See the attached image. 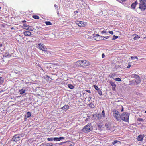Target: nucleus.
<instances>
[{
    "label": "nucleus",
    "instance_id": "f257e3e1",
    "mask_svg": "<svg viewBox=\"0 0 146 146\" xmlns=\"http://www.w3.org/2000/svg\"><path fill=\"white\" fill-rule=\"evenodd\" d=\"M76 65L78 66L83 68L89 65V62L86 60H79L75 62Z\"/></svg>",
    "mask_w": 146,
    "mask_h": 146
},
{
    "label": "nucleus",
    "instance_id": "f03ea898",
    "mask_svg": "<svg viewBox=\"0 0 146 146\" xmlns=\"http://www.w3.org/2000/svg\"><path fill=\"white\" fill-rule=\"evenodd\" d=\"M93 128L91 123H88L83 128L82 131L85 133H88L93 130Z\"/></svg>",
    "mask_w": 146,
    "mask_h": 146
},
{
    "label": "nucleus",
    "instance_id": "7ed1b4c3",
    "mask_svg": "<svg viewBox=\"0 0 146 146\" xmlns=\"http://www.w3.org/2000/svg\"><path fill=\"white\" fill-rule=\"evenodd\" d=\"M129 114L127 112H124L120 116L121 119L123 121L127 122L129 121Z\"/></svg>",
    "mask_w": 146,
    "mask_h": 146
},
{
    "label": "nucleus",
    "instance_id": "20e7f679",
    "mask_svg": "<svg viewBox=\"0 0 146 146\" xmlns=\"http://www.w3.org/2000/svg\"><path fill=\"white\" fill-rule=\"evenodd\" d=\"M22 136H23L22 135V134H17L14 136L13 137L12 140L13 141L17 142L19 141L20 139V138Z\"/></svg>",
    "mask_w": 146,
    "mask_h": 146
},
{
    "label": "nucleus",
    "instance_id": "39448f33",
    "mask_svg": "<svg viewBox=\"0 0 146 146\" xmlns=\"http://www.w3.org/2000/svg\"><path fill=\"white\" fill-rule=\"evenodd\" d=\"M38 48L42 51H46V50L47 49V48L46 46L42 44L39 43L38 44Z\"/></svg>",
    "mask_w": 146,
    "mask_h": 146
},
{
    "label": "nucleus",
    "instance_id": "423d86ee",
    "mask_svg": "<svg viewBox=\"0 0 146 146\" xmlns=\"http://www.w3.org/2000/svg\"><path fill=\"white\" fill-rule=\"evenodd\" d=\"M139 5V8L141 11H144L146 9V5L145 2H140Z\"/></svg>",
    "mask_w": 146,
    "mask_h": 146
},
{
    "label": "nucleus",
    "instance_id": "0eeeda50",
    "mask_svg": "<svg viewBox=\"0 0 146 146\" xmlns=\"http://www.w3.org/2000/svg\"><path fill=\"white\" fill-rule=\"evenodd\" d=\"M132 78L136 79V80H138L137 82L140 83L141 82L140 78L139 75L135 74H133L131 76Z\"/></svg>",
    "mask_w": 146,
    "mask_h": 146
},
{
    "label": "nucleus",
    "instance_id": "6e6552de",
    "mask_svg": "<svg viewBox=\"0 0 146 146\" xmlns=\"http://www.w3.org/2000/svg\"><path fill=\"white\" fill-rule=\"evenodd\" d=\"M76 23L80 27H84L86 25V23L82 21H76Z\"/></svg>",
    "mask_w": 146,
    "mask_h": 146
},
{
    "label": "nucleus",
    "instance_id": "1a4fd4ad",
    "mask_svg": "<svg viewBox=\"0 0 146 146\" xmlns=\"http://www.w3.org/2000/svg\"><path fill=\"white\" fill-rule=\"evenodd\" d=\"M138 80H131L129 81V85L131 86L134 85L135 84H138L139 83L137 82Z\"/></svg>",
    "mask_w": 146,
    "mask_h": 146
},
{
    "label": "nucleus",
    "instance_id": "9d476101",
    "mask_svg": "<svg viewBox=\"0 0 146 146\" xmlns=\"http://www.w3.org/2000/svg\"><path fill=\"white\" fill-rule=\"evenodd\" d=\"M105 126L108 132H110V131H111V124L108 122L106 123L105 124Z\"/></svg>",
    "mask_w": 146,
    "mask_h": 146
},
{
    "label": "nucleus",
    "instance_id": "9b49d317",
    "mask_svg": "<svg viewBox=\"0 0 146 146\" xmlns=\"http://www.w3.org/2000/svg\"><path fill=\"white\" fill-rule=\"evenodd\" d=\"M69 106L68 105H64L63 107L60 108L59 109L60 110V111H62V110H63L65 111V112H66V111L69 109Z\"/></svg>",
    "mask_w": 146,
    "mask_h": 146
},
{
    "label": "nucleus",
    "instance_id": "f8f14e48",
    "mask_svg": "<svg viewBox=\"0 0 146 146\" xmlns=\"http://www.w3.org/2000/svg\"><path fill=\"white\" fill-rule=\"evenodd\" d=\"M94 87L96 90L98 91V93L100 95H102V92L100 89L97 86L95 85H94Z\"/></svg>",
    "mask_w": 146,
    "mask_h": 146
},
{
    "label": "nucleus",
    "instance_id": "ddd939ff",
    "mask_svg": "<svg viewBox=\"0 0 146 146\" xmlns=\"http://www.w3.org/2000/svg\"><path fill=\"white\" fill-rule=\"evenodd\" d=\"M101 116L100 114H95L93 115V117L94 118V119L99 120L101 118Z\"/></svg>",
    "mask_w": 146,
    "mask_h": 146
},
{
    "label": "nucleus",
    "instance_id": "4468645a",
    "mask_svg": "<svg viewBox=\"0 0 146 146\" xmlns=\"http://www.w3.org/2000/svg\"><path fill=\"white\" fill-rule=\"evenodd\" d=\"M145 135L144 134L140 135L138 137L137 140L139 141H142Z\"/></svg>",
    "mask_w": 146,
    "mask_h": 146
},
{
    "label": "nucleus",
    "instance_id": "2eb2a0df",
    "mask_svg": "<svg viewBox=\"0 0 146 146\" xmlns=\"http://www.w3.org/2000/svg\"><path fill=\"white\" fill-rule=\"evenodd\" d=\"M23 33L24 34V35L26 36H30L32 35L31 32L29 31H26L24 32H23Z\"/></svg>",
    "mask_w": 146,
    "mask_h": 146
},
{
    "label": "nucleus",
    "instance_id": "dca6fc26",
    "mask_svg": "<svg viewBox=\"0 0 146 146\" xmlns=\"http://www.w3.org/2000/svg\"><path fill=\"white\" fill-rule=\"evenodd\" d=\"M113 116L115 117V119L118 121L119 122H120L121 121V120L119 117L120 116H120H117L116 115L114 114Z\"/></svg>",
    "mask_w": 146,
    "mask_h": 146
},
{
    "label": "nucleus",
    "instance_id": "f3484780",
    "mask_svg": "<svg viewBox=\"0 0 146 146\" xmlns=\"http://www.w3.org/2000/svg\"><path fill=\"white\" fill-rule=\"evenodd\" d=\"M112 112L114 114L116 115L117 116H120L119 113L118 111L115 110H113L112 111Z\"/></svg>",
    "mask_w": 146,
    "mask_h": 146
},
{
    "label": "nucleus",
    "instance_id": "a211bd4d",
    "mask_svg": "<svg viewBox=\"0 0 146 146\" xmlns=\"http://www.w3.org/2000/svg\"><path fill=\"white\" fill-rule=\"evenodd\" d=\"M137 3L136 1H135L134 3H132L131 5V7L132 8L134 9L135 8L136 5L137 4Z\"/></svg>",
    "mask_w": 146,
    "mask_h": 146
},
{
    "label": "nucleus",
    "instance_id": "6ab92c4d",
    "mask_svg": "<svg viewBox=\"0 0 146 146\" xmlns=\"http://www.w3.org/2000/svg\"><path fill=\"white\" fill-rule=\"evenodd\" d=\"M29 26V25H27L25 23L23 24V26H22V28L27 30Z\"/></svg>",
    "mask_w": 146,
    "mask_h": 146
},
{
    "label": "nucleus",
    "instance_id": "aec40b11",
    "mask_svg": "<svg viewBox=\"0 0 146 146\" xmlns=\"http://www.w3.org/2000/svg\"><path fill=\"white\" fill-rule=\"evenodd\" d=\"M98 37H100V36L98 34H96V36L94 37V38L95 40H100V39H98V38H98Z\"/></svg>",
    "mask_w": 146,
    "mask_h": 146
},
{
    "label": "nucleus",
    "instance_id": "412c9836",
    "mask_svg": "<svg viewBox=\"0 0 146 146\" xmlns=\"http://www.w3.org/2000/svg\"><path fill=\"white\" fill-rule=\"evenodd\" d=\"M25 91L26 90H25L22 89L19 90V92L20 94H22L25 92Z\"/></svg>",
    "mask_w": 146,
    "mask_h": 146
},
{
    "label": "nucleus",
    "instance_id": "4be33fe9",
    "mask_svg": "<svg viewBox=\"0 0 146 146\" xmlns=\"http://www.w3.org/2000/svg\"><path fill=\"white\" fill-rule=\"evenodd\" d=\"M135 35V36L134 38V39L135 40H137L138 39H139L140 38V37L137 34H134L133 35V36Z\"/></svg>",
    "mask_w": 146,
    "mask_h": 146
},
{
    "label": "nucleus",
    "instance_id": "5701e85b",
    "mask_svg": "<svg viewBox=\"0 0 146 146\" xmlns=\"http://www.w3.org/2000/svg\"><path fill=\"white\" fill-rule=\"evenodd\" d=\"M68 86L69 88L71 89H72L74 88V86L71 84H68Z\"/></svg>",
    "mask_w": 146,
    "mask_h": 146
},
{
    "label": "nucleus",
    "instance_id": "b1692460",
    "mask_svg": "<svg viewBox=\"0 0 146 146\" xmlns=\"http://www.w3.org/2000/svg\"><path fill=\"white\" fill-rule=\"evenodd\" d=\"M33 29H34L33 28V29H32V27L31 26H29L27 28V30H29V31H33Z\"/></svg>",
    "mask_w": 146,
    "mask_h": 146
},
{
    "label": "nucleus",
    "instance_id": "393cba45",
    "mask_svg": "<svg viewBox=\"0 0 146 146\" xmlns=\"http://www.w3.org/2000/svg\"><path fill=\"white\" fill-rule=\"evenodd\" d=\"M53 144L51 143H47L45 145V146H52Z\"/></svg>",
    "mask_w": 146,
    "mask_h": 146
},
{
    "label": "nucleus",
    "instance_id": "a878e982",
    "mask_svg": "<svg viewBox=\"0 0 146 146\" xmlns=\"http://www.w3.org/2000/svg\"><path fill=\"white\" fill-rule=\"evenodd\" d=\"M32 17L33 18L35 19H39V17L37 15H33Z\"/></svg>",
    "mask_w": 146,
    "mask_h": 146
},
{
    "label": "nucleus",
    "instance_id": "bb28decb",
    "mask_svg": "<svg viewBox=\"0 0 146 146\" xmlns=\"http://www.w3.org/2000/svg\"><path fill=\"white\" fill-rule=\"evenodd\" d=\"M45 23L47 25H52L50 21H46L45 22Z\"/></svg>",
    "mask_w": 146,
    "mask_h": 146
},
{
    "label": "nucleus",
    "instance_id": "cd10ccee",
    "mask_svg": "<svg viewBox=\"0 0 146 146\" xmlns=\"http://www.w3.org/2000/svg\"><path fill=\"white\" fill-rule=\"evenodd\" d=\"M118 142H120V141H119L117 140H115L114 141L112 142V144L113 145H114L115 144H116Z\"/></svg>",
    "mask_w": 146,
    "mask_h": 146
},
{
    "label": "nucleus",
    "instance_id": "c85d7f7f",
    "mask_svg": "<svg viewBox=\"0 0 146 146\" xmlns=\"http://www.w3.org/2000/svg\"><path fill=\"white\" fill-rule=\"evenodd\" d=\"M60 137L57 138V137H55L54 138V141H59L61 140L60 139Z\"/></svg>",
    "mask_w": 146,
    "mask_h": 146
},
{
    "label": "nucleus",
    "instance_id": "c756f323",
    "mask_svg": "<svg viewBox=\"0 0 146 146\" xmlns=\"http://www.w3.org/2000/svg\"><path fill=\"white\" fill-rule=\"evenodd\" d=\"M89 106L92 108H94V105L92 103H90L89 104Z\"/></svg>",
    "mask_w": 146,
    "mask_h": 146
},
{
    "label": "nucleus",
    "instance_id": "7c9ffc66",
    "mask_svg": "<svg viewBox=\"0 0 146 146\" xmlns=\"http://www.w3.org/2000/svg\"><path fill=\"white\" fill-rule=\"evenodd\" d=\"M4 82V79L3 77H0V83L2 84Z\"/></svg>",
    "mask_w": 146,
    "mask_h": 146
},
{
    "label": "nucleus",
    "instance_id": "2f4dec72",
    "mask_svg": "<svg viewBox=\"0 0 146 146\" xmlns=\"http://www.w3.org/2000/svg\"><path fill=\"white\" fill-rule=\"evenodd\" d=\"M9 54L8 52H6L4 53L3 55L4 56H5V57H7V56L9 57Z\"/></svg>",
    "mask_w": 146,
    "mask_h": 146
},
{
    "label": "nucleus",
    "instance_id": "473e14b6",
    "mask_svg": "<svg viewBox=\"0 0 146 146\" xmlns=\"http://www.w3.org/2000/svg\"><path fill=\"white\" fill-rule=\"evenodd\" d=\"M118 37V36H115V35H113V37L112 39V40H115Z\"/></svg>",
    "mask_w": 146,
    "mask_h": 146
},
{
    "label": "nucleus",
    "instance_id": "72a5a7b5",
    "mask_svg": "<svg viewBox=\"0 0 146 146\" xmlns=\"http://www.w3.org/2000/svg\"><path fill=\"white\" fill-rule=\"evenodd\" d=\"M47 139L48 141H52V140L54 141V138H53V137L48 138Z\"/></svg>",
    "mask_w": 146,
    "mask_h": 146
},
{
    "label": "nucleus",
    "instance_id": "f704fd0d",
    "mask_svg": "<svg viewBox=\"0 0 146 146\" xmlns=\"http://www.w3.org/2000/svg\"><path fill=\"white\" fill-rule=\"evenodd\" d=\"M102 114L103 117H105V111L104 110H103L102 112Z\"/></svg>",
    "mask_w": 146,
    "mask_h": 146
},
{
    "label": "nucleus",
    "instance_id": "c9c22d12",
    "mask_svg": "<svg viewBox=\"0 0 146 146\" xmlns=\"http://www.w3.org/2000/svg\"><path fill=\"white\" fill-rule=\"evenodd\" d=\"M27 117H30L31 115V113L30 112H28L27 113Z\"/></svg>",
    "mask_w": 146,
    "mask_h": 146
},
{
    "label": "nucleus",
    "instance_id": "e433bc0d",
    "mask_svg": "<svg viewBox=\"0 0 146 146\" xmlns=\"http://www.w3.org/2000/svg\"><path fill=\"white\" fill-rule=\"evenodd\" d=\"M111 84L113 87H115L116 86L114 82H111Z\"/></svg>",
    "mask_w": 146,
    "mask_h": 146
},
{
    "label": "nucleus",
    "instance_id": "4c0bfd02",
    "mask_svg": "<svg viewBox=\"0 0 146 146\" xmlns=\"http://www.w3.org/2000/svg\"><path fill=\"white\" fill-rule=\"evenodd\" d=\"M115 80L116 81H121V79L120 78H115Z\"/></svg>",
    "mask_w": 146,
    "mask_h": 146
},
{
    "label": "nucleus",
    "instance_id": "58836bf2",
    "mask_svg": "<svg viewBox=\"0 0 146 146\" xmlns=\"http://www.w3.org/2000/svg\"><path fill=\"white\" fill-rule=\"evenodd\" d=\"M101 37H102L103 38V39H106L108 38H109L110 37L109 36H105V37H104L102 36H101Z\"/></svg>",
    "mask_w": 146,
    "mask_h": 146
},
{
    "label": "nucleus",
    "instance_id": "ea45409f",
    "mask_svg": "<svg viewBox=\"0 0 146 146\" xmlns=\"http://www.w3.org/2000/svg\"><path fill=\"white\" fill-rule=\"evenodd\" d=\"M131 58L132 59H134L135 58V59H136L137 60L138 59V58L136 56H131Z\"/></svg>",
    "mask_w": 146,
    "mask_h": 146
},
{
    "label": "nucleus",
    "instance_id": "a19ab883",
    "mask_svg": "<svg viewBox=\"0 0 146 146\" xmlns=\"http://www.w3.org/2000/svg\"><path fill=\"white\" fill-rule=\"evenodd\" d=\"M101 33L102 34H104V33H108V32H107L106 31L103 30L101 31Z\"/></svg>",
    "mask_w": 146,
    "mask_h": 146
},
{
    "label": "nucleus",
    "instance_id": "79ce46f5",
    "mask_svg": "<svg viewBox=\"0 0 146 146\" xmlns=\"http://www.w3.org/2000/svg\"><path fill=\"white\" fill-rule=\"evenodd\" d=\"M50 77L48 75H46V77H45V78L46 79H47L48 80H49V78H50Z\"/></svg>",
    "mask_w": 146,
    "mask_h": 146
},
{
    "label": "nucleus",
    "instance_id": "37998d69",
    "mask_svg": "<svg viewBox=\"0 0 146 146\" xmlns=\"http://www.w3.org/2000/svg\"><path fill=\"white\" fill-rule=\"evenodd\" d=\"M140 2H145L146 0H139Z\"/></svg>",
    "mask_w": 146,
    "mask_h": 146
},
{
    "label": "nucleus",
    "instance_id": "c03bdc74",
    "mask_svg": "<svg viewBox=\"0 0 146 146\" xmlns=\"http://www.w3.org/2000/svg\"><path fill=\"white\" fill-rule=\"evenodd\" d=\"M109 33H110V34H111L112 35H113V31H109Z\"/></svg>",
    "mask_w": 146,
    "mask_h": 146
},
{
    "label": "nucleus",
    "instance_id": "a18cd8bd",
    "mask_svg": "<svg viewBox=\"0 0 146 146\" xmlns=\"http://www.w3.org/2000/svg\"><path fill=\"white\" fill-rule=\"evenodd\" d=\"M66 143V142H61L60 143V145H62V144H64L65 143Z\"/></svg>",
    "mask_w": 146,
    "mask_h": 146
},
{
    "label": "nucleus",
    "instance_id": "49530a36",
    "mask_svg": "<svg viewBox=\"0 0 146 146\" xmlns=\"http://www.w3.org/2000/svg\"><path fill=\"white\" fill-rule=\"evenodd\" d=\"M86 91L89 93H91V91H90V90H86Z\"/></svg>",
    "mask_w": 146,
    "mask_h": 146
},
{
    "label": "nucleus",
    "instance_id": "de8ad7c7",
    "mask_svg": "<svg viewBox=\"0 0 146 146\" xmlns=\"http://www.w3.org/2000/svg\"><path fill=\"white\" fill-rule=\"evenodd\" d=\"M102 58H104V57H105L104 54H102Z\"/></svg>",
    "mask_w": 146,
    "mask_h": 146
},
{
    "label": "nucleus",
    "instance_id": "09e8293b",
    "mask_svg": "<svg viewBox=\"0 0 146 146\" xmlns=\"http://www.w3.org/2000/svg\"><path fill=\"white\" fill-rule=\"evenodd\" d=\"M81 1H82V5H84V4H85V3L84 2V1H83V0H82Z\"/></svg>",
    "mask_w": 146,
    "mask_h": 146
},
{
    "label": "nucleus",
    "instance_id": "8fccbe9b",
    "mask_svg": "<svg viewBox=\"0 0 146 146\" xmlns=\"http://www.w3.org/2000/svg\"><path fill=\"white\" fill-rule=\"evenodd\" d=\"M122 106V109L121 110V111L123 112V106Z\"/></svg>",
    "mask_w": 146,
    "mask_h": 146
},
{
    "label": "nucleus",
    "instance_id": "3c124183",
    "mask_svg": "<svg viewBox=\"0 0 146 146\" xmlns=\"http://www.w3.org/2000/svg\"><path fill=\"white\" fill-rule=\"evenodd\" d=\"M54 7H55L56 8H57V7H58V6H57V5H56V4H55V5H54Z\"/></svg>",
    "mask_w": 146,
    "mask_h": 146
},
{
    "label": "nucleus",
    "instance_id": "603ef678",
    "mask_svg": "<svg viewBox=\"0 0 146 146\" xmlns=\"http://www.w3.org/2000/svg\"><path fill=\"white\" fill-rule=\"evenodd\" d=\"M131 66V65H128L127 67V68H129Z\"/></svg>",
    "mask_w": 146,
    "mask_h": 146
},
{
    "label": "nucleus",
    "instance_id": "864d4df0",
    "mask_svg": "<svg viewBox=\"0 0 146 146\" xmlns=\"http://www.w3.org/2000/svg\"><path fill=\"white\" fill-rule=\"evenodd\" d=\"M60 140H61V139H64V137H60Z\"/></svg>",
    "mask_w": 146,
    "mask_h": 146
},
{
    "label": "nucleus",
    "instance_id": "5fc2aeb1",
    "mask_svg": "<svg viewBox=\"0 0 146 146\" xmlns=\"http://www.w3.org/2000/svg\"><path fill=\"white\" fill-rule=\"evenodd\" d=\"M2 45H3L2 44H0V47H2Z\"/></svg>",
    "mask_w": 146,
    "mask_h": 146
},
{
    "label": "nucleus",
    "instance_id": "6e6d98bb",
    "mask_svg": "<svg viewBox=\"0 0 146 146\" xmlns=\"http://www.w3.org/2000/svg\"><path fill=\"white\" fill-rule=\"evenodd\" d=\"M101 36H100V37H99L100 38H101V40H103V38H102V37H101Z\"/></svg>",
    "mask_w": 146,
    "mask_h": 146
},
{
    "label": "nucleus",
    "instance_id": "4d7b16f0",
    "mask_svg": "<svg viewBox=\"0 0 146 146\" xmlns=\"http://www.w3.org/2000/svg\"><path fill=\"white\" fill-rule=\"evenodd\" d=\"M78 12L77 11H74V13H78Z\"/></svg>",
    "mask_w": 146,
    "mask_h": 146
},
{
    "label": "nucleus",
    "instance_id": "13d9d810",
    "mask_svg": "<svg viewBox=\"0 0 146 146\" xmlns=\"http://www.w3.org/2000/svg\"><path fill=\"white\" fill-rule=\"evenodd\" d=\"M47 53L48 54V53H50V54L51 53H50V51H47Z\"/></svg>",
    "mask_w": 146,
    "mask_h": 146
},
{
    "label": "nucleus",
    "instance_id": "bf43d9fd",
    "mask_svg": "<svg viewBox=\"0 0 146 146\" xmlns=\"http://www.w3.org/2000/svg\"><path fill=\"white\" fill-rule=\"evenodd\" d=\"M26 22V21L25 20H24L23 21H22V22L23 23H24V22Z\"/></svg>",
    "mask_w": 146,
    "mask_h": 146
},
{
    "label": "nucleus",
    "instance_id": "052dcab7",
    "mask_svg": "<svg viewBox=\"0 0 146 146\" xmlns=\"http://www.w3.org/2000/svg\"><path fill=\"white\" fill-rule=\"evenodd\" d=\"M126 1V0H121V1L122 2H125Z\"/></svg>",
    "mask_w": 146,
    "mask_h": 146
},
{
    "label": "nucleus",
    "instance_id": "680f3d73",
    "mask_svg": "<svg viewBox=\"0 0 146 146\" xmlns=\"http://www.w3.org/2000/svg\"><path fill=\"white\" fill-rule=\"evenodd\" d=\"M11 29H14V27H12L11 28Z\"/></svg>",
    "mask_w": 146,
    "mask_h": 146
},
{
    "label": "nucleus",
    "instance_id": "e2e57ef3",
    "mask_svg": "<svg viewBox=\"0 0 146 146\" xmlns=\"http://www.w3.org/2000/svg\"><path fill=\"white\" fill-rule=\"evenodd\" d=\"M98 38V39H100V38H98H98Z\"/></svg>",
    "mask_w": 146,
    "mask_h": 146
},
{
    "label": "nucleus",
    "instance_id": "0e129e2a",
    "mask_svg": "<svg viewBox=\"0 0 146 146\" xmlns=\"http://www.w3.org/2000/svg\"><path fill=\"white\" fill-rule=\"evenodd\" d=\"M89 98H90V99H91V97H89Z\"/></svg>",
    "mask_w": 146,
    "mask_h": 146
},
{
    "label": "nucleus",
    "instance_id": "69168bd1",
    "mask_svg": "<svg viewBox=\"0 0 146 146\" xmlns=\"http://www.w3.org/2000/svg\"><path fill=\"white\" fill-rule=\"evenodd\" d=\"M145 113H146V110L145 111Z\"/></svg>",
    "mask_w": 146,
    "mask_h": 146
},
{
    "label": "nucleus",
    "instance_id": "338daca9",
    "mask_svg": "<svg viewBox=\"0 0 146 146\" xmlns=\"http://www.w3.org/2000/svg\"><path fill=\"white\" fill-rule=\"evenodd\" d=\"M1 8V7H0V9Z\"/></svg>",
    "mask_w": 146,
    "mask_h": 146
}]
</instances>
